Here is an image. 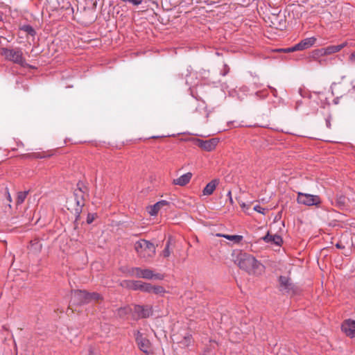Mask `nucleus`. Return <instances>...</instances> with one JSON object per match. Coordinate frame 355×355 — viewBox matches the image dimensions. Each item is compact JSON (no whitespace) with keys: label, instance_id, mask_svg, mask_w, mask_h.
<instances>
[{"label":"nucleus","instance_id":"f257e3e1","mask_svg":"<svg viewBox=\"0 0 355 355\" xmlns=\"http://www.w3.org/2000/svg\"><path fill=\"white\" fill-rule=\"evenodd\" d=\"M236 261L239 268L245 270L250 275L258 276L264 272V266L251 254L240 253Z\"/></svg>","mask_w":355,"mask_h":355},{"label":"nucleus","instance_id":"f03ea898","mask_svg":"<svg viewBox=\"0 0 355 355\" xmlns=\"http://www.w3.org/2000/svg\"><path fill=\"white\" fill-rule=\"evenodd\" d=\"M135 249L138 255L146 260L152 258L155 254V247L148 241L141 239L135 244Z\"/></svg>","mask_w":355,"mask_h":355},{"label":"nucleus","instance_id":"7ed1b4c3","mask_svg":"<svg viewBox=\"0 0 355 355\" xmlns=\"http://www.w3.org/2000/svg\"><path fill=\"white\" fill-rule=\"evenodd\" d=\"M84 205L83 191L80 189L76 190L74 196L67 201V209L78 218L82 211Z\"/></svg>","mask_w":355,"mask_h":355},{"label":"nucleus","instance_id":"20e7f679","mask_svg":"<svg viewBox=\"0 0 355 355\" xmlns=\"http://www.w3.org/2000/svg\"><path fill=\"white\" fill-rule=\"evenodd\" d=\"M0 54L8 60L19 65L24 66L26 64V60L23 56V53L19 49L1 48Z\"/></svg>","mask_w":355,"mask_h":355},{"label":"nucleus","instance_id":"39448f33","mask_svg":"<svg viewBox=\"0 0 355 355\" xmlns=\"http://www.w3.org/2000/svg\"><path fill=\"white\" fill-rule=\"evenodd\" d=\"M128 275L132 277L146 279L162 280L164 278V275L155 272L153 270L148 268L143 269L141 268H132L130 270H129Z\"/></svg>","mask_w":355,"mask_h":355},{"label":"nucleus","instance_id":"423d86ee","mask_svg":"<svg viewBox=\"0 0 355 355\" xmlns=\"http://www.w3.org/2000/svg\"><path fill=\"white\" fill-rule=\"evenodd\" d=\"M297 201L299 204L306 206H318L321 203V199L318 195L298 192Z\"/></svg>","mask_w":355,"mask_h":355},{"label":"nucleus","instance_id":"0eeeda50","mask_svg":"<svg viewBox=\"0 0 355 355\" xmlns=\"http://www.w3.org/2000/svg\"><path fill=\"white\" fill-rule=\"evenodd\" d=\"M134 336L135 338L136 343L139 349L144 354H148L151 352V343L139 330L134 331Z\"/></svg>","mask_w":355,"mask_h":355},{"label":"nucleus","instance_id":"6e6552de","mask_svg":"<svg viewBox=\"0 0 355 355\" xmlns=\"http://www.w3.org/2000/svg\"><path fill=\"white\" fill-rule=\"evenodd\" d=\"M75 296L77 297L82 303H87L91 301H97L101 296L97 293H87L85 291H78L75 292Z\"/></svg>","mask_w":355,"mask_h":355},{"label":"nucleus","instance_id":"1a4fd4ad","mask_svg":"<svg viewBox=\"0 0 355 355\" xmlns=\"http://www.w3.org/2000/svg\"><path fill=\"white\" fill-rule=\"evenodd\" d=\"M126 286L129 288L137 291H141L142 292L150 293V286L151 284L143 282L141 281H128L125 282Z\"/></svg>","mask_w":355,"mask_h":355},{"label":"nucleus","instance_id":"9d476101","mask_svg":"<svg viewBox=\"0 0 355 355\" xmlns=\"http://www.w3.org/2000/svg\"><path fill=\"white\" fill-rule=\"evenodd\" d=\"M134 314L139 318H148L153 313V308L150 305H135Z\"/></svg>","mask_w":355,"mask_h":355},{"label":"nucleus","instance_id":"9b49d317","mask_svg":"<svg viewBox=\"0 0 355 355\" xmlns=\"http://www.w3.org/2000/svg\"><path fill=\"white\" fill-rule=\"evenodd\" d=\"M280 291L289 293L293 291V284L289 277L280 276L279 278Z\"/></svg>","mask_w":355,"mask_h":355},{"label":"nucleus","instance_id":"f8f14e48","mask_svg":"<svg viewBox=\"0 0 355 355\" xmlns=\"http://www.w3.org/2000/svg\"><path fill=\"white\" fill-rule=\"evenodd\" d=\"M343 331L349 337H355V320H347L342 324Z\"/></svg>","mask_w":355,"mask_h":355},{"label":"nucleus","instance_id":"ddd939ff","mask_svg":"<svg viewBox=\"0 0 355 355\" xmlns=\"http://www.w3.org/2000/svg\"><path fill=\"white\" fill-rule=\"evenodd\" d=\"M316 42L314 37H307L293 46L294 50L302 51L311 47Z\"/></svg>","mask_w":355,"mask_h":355},{"label":"nucleus","instance_id":"4468645a","mask_svg":"<svg viewBox=\"0 0 355 355\" xmlns=\"http://www.w3.org/2000/svg\"><path fill=\"white\" fill-rule=\"evenodd\" d=\"M169 206V202L166 200H160L152 206L147 208L148 212L150 216H156L159 210L164 207Z\"/></svg>","mask_w":355,"mask_h":355},{"label":"nucleus","instance_id":"2eb2a0df","mask_svg":"<svg viewBox=\"0 0 355 355\" xmlns=\"http://www.w3.org/2000/svg\"><path fill=\"white\" fill-rule=\"evenodd\" d=\"M218 141L217 139H211L209 140H198V146L202 149L207 151L213 150L217 146Z\"/></svg>","mask_w":355,"mask_h":355},{"label":"nucleus","instance_id":"dca6fc26","mask_svg":"<svg viewBox=\"0 0 355 355\" xmlns=\"http://www.w3.org/2000/svg\"><path fill=\"white\" fill-rule=\"evenodd\" d=\"M192 178V173L189 172L182 175L180 177L173 180V184L178 185V186H185L187 185L191 180Z\"/></svg>","mask_w":355,"mask_h":355},{"label":"nucleus","instance_id":"f3484780","mask_svg":"<svg viewBox=\"0 0 355 355\" xmlns=\"http://www.w3.org/2000/svg\"><path fill=\"white\" fill-rule=\"evenodd\" d=\"M263 240L268 243L275 244L277 246L280 245L283 241L282 238L277 234H271L270 232L263 237Z\"/></svg>","mask_w":355,"mask_h":355},{"label":"nucleus","instance_id":"a211bd4d","mask_svg":"<svg viewBox=\"0 0 355 355\" xmlns=\"http://www.w3.org/2000/svg\"><path fill=\"white\" fill-rule=\"evenodd\" d=\"M219 183L218 180L214 179L209 182L202 190V194L204 196H210L215 191L216 187Z\"/></svg>","mask_w":355,"mask_h":355},{"label":"nucleus","instance_id":"6ab92c4d","mask_svg":"<svg viewBox=\"0 0 355 355\" xmlns=\"http://www.w3.org/2000/svg\"><path fill=\"white\" fill-rule=\"evenodd\" d=\"M218 237H223L230 241H233L234 243H239L243 240V236L241 235H228L218 233L216 234Z\"/></svg>","mask_w":355,"mask_h":355},{"label":"nucleus","instance_id":"aec40b11","mask_svg":"<svg viewBox=\"0 0 355 355\" xmlns=\"http://www.w3.org/2000/svg\"><path fill=\"white\" fill-rule=\"evenodd\" d=\"M132 311L130 306L121 307L117 309L116 315L119 318H124Z\"/></svg>","mask_w":355,"mask_h":355},{"label":"nucleus","instance_id":"412c9836","mask_svg":"<svg viewBox=\"0 0 355 355\" xmlns=\"http://www.w3.org/2000/svg\"><path fill=\"white\" fill-rule=\"evenodd\" d=\"M155 293L156 295H163L165 293H166V290L163 286H150V293Z\"/></svg>","mask_w":355,"mask_h":355},{"label":"nucleus","instance_id":"4be33fe9","mask_svg":"<svg viewBox=\"0 0 355 355\" xmlns=\"http://www.w3.org/2000/svg\"><path fill=\"white\" fill-rule=\"evenodd\" d=\"M338 49V48L337 47L336 45H331L324 48V50L325 51V55H331L337 52H339Z\"/></svg>","mask_w":355,"mask_h":355},{"label":"nucleus","instance_id":"5701e85b","mask_svg":"<svg viewBox=\"0 0 355 355\" xmlns=\"http://www.w3.org/2000/svg\"><path fill=\"white\" fill-rule=\"evenodd\" d=\"M313 58L314 59L319 58L322 56H325V51L324 48L318 49L313 51Z\"/></svg>","mask_w":355,"mask_h":355},{"label":"nucleus","instance_id":"b1692460","mask_svg":"<svg viewBox=\"0 0 355 355\" xmlns=\"http://www.w3.org/2000/svg\"><path fill=\"white\" fill-rule=\"evenodd\" d=\"M191 343H192L191 336L188 334L184 337L183 340L180 342V344L184 347H189L191 344Z\"/></svg>","mask_w":355,"mask_h":355},{"label":"nucleus","instance_id":"393cba45","mask_svg":"<svg viewBox=\"0 0 355 355\" xmlns=\"http://www.w3.org/2000/svg\"><path fill=\"white\" fill-rule=\"evenodd\" d=\"M170 244H171L170 240H168L166 244L164 250L162 252V255L164 257H168L171 254Z\"/></svg>","mask_w":355,"mask_h":355},{"label":"nucleus","instance_id":"a878e982","mask_svg":"<svg viewBox=\"0 0 355 355\" xmlns=\"http://www.w3.org/2000/svg\"><path fill=\"white\" fill-rule=\"evenodd\" d=\"M27 193H28L27 191L18 193V194H17V202L18 203H22L24 201L25 198H26Z\"/></svg>","mask_w":355,"mask_h":355},{"label":"nucleus","instance_id":"bb28decb","mask_svg":"<svg viewBox=\"0 0 355 355\" xmlns=\"http://www.w3.org/2000/svg\"><path fill=\"white\" fill-rule=\"evenodd\" d=\"M240 206L242 208L243 211L246 213L247 214H250L251 213L250 212V205H247L244 202H242L241 204H240Z\"/></svg>","mask_w":355,"mask_h":355},{"label":"nucleus","instance_id":"cd10ccee","mask_svg":"<svg viewBox=\"0 0 355 355\" xmlns=\"http://www.w3.org/2000/svg\"><path fill=\"white\" fill-rule=\"evenodd\" d=\"M253 210L255 211H257L260 214H265V209L260 205H255L253 208Z\"/></svg>","mask_w":355,"mask_h":355},{"label":"nucleus","instance_id":"c85d7f7f","mask_svg":"<svg viewBox=\"0 0 355 355\" xmlns=\"http://www.w3.org/2000/svg\"><path fill=\"white\" fill-rule=\"evenodd\" d=\"M123 2H130L133 5L138 6L140 5L142 2L141 0H121Z\"/></svg>","mask_w":355,"mask_h":355},{"label":"nucleus","instance_id":"c756f323","mask_svg":"<svg viewBox=\"0 0 355 355\" xmlns=\"http://www.w3.org/2000/svg\"><path fill=\"white\" fill-rule=\"evenodd\" d=\"M24 30L26 31L27 32L30 33L32 35H33V33H35L33 28L30 26H25Z\"/></svg>","mask_w":355,"mask_h":355},{"label":"nucleus","instance_id":"7c9ffc66","mask_svg":"<svg viewBox=\"0 0 355 355\" xmlns=\"http://www.w3.org/2000/svg\"><path fill=\"white\" fill-rule=\"evenodd\" d=\"M348 45V42H345L339 45H336L337 47L338 48V51H340L341 49H343V48H345V46H347Z\"/></svg>","mask_w":355,"mask_h":355},{"label":"nucleus","instance_id":"2f4dec72","mask_svg":"<svg viewBox=\"0 0 355 355\" xmlns=\"http://www.w3.org/2000/svg\"><path fill=\"white\" fill-rule=\"evenodd\" d=\"M349 60L351 62L355 63V51L349 55Z\"/></svg>","mask_w":355,"mask_h":355},{"label":"nucleus","instance_id":"473e14b6","mask_svg":"<svg viewBox=\"0 0 355 355\" xmlns=\"http://www.w3.org/2000/svg\"><path fill=\"white\" fill-rule=\"evenodd\" d=\"M283 51L286 53H290V52L296 51L297 50H294L293 46H292L290 48L285 49Z\"/></svg>","mask_w":355,"mask_h":355},{"label":"nucleus","instance_id":"72a5a7b5","mask_svg":"<svg viewBox=\"0 0 355 355\" xmlns=\"http://www.w3.org/2000/svg\"><path fill=\"white\" fill-rule=\"evenodd\" d=\"M94 219V216L88 215L87 221L88 223H91L93 222Z\"/></svg>","mask_w":355,"mask_h":355},{"label":"nucleus","instance_id":"f704fd0d","mask_svg":"<svg viewBox=\"0 0 355 355\" xmlns=\"http://www.w3.org/2000/svg\"><path fill=\"white\" fill-rule=\"evenodd\" d=\"M227 196H228V197H229V198H230V202L232 204V203H233V199H232V193H231V191H228V193H227Z\"/></svg>","mask_w":355,"mask_h":355},{"label":"nucleus","instance_id":"c9c22d12","mask_svg":"<svg viewBox=\"0 0 355 355\" xmlns=\"http://www.w3.org/2000/svg\"><path fill=\"white\" fill-rule=\"evenodd\" d=\"M89 355H95V354H94V353L92 350H90Z\"/></svg>","mask_w":355,"mask_h":355},{"label":"nucleus","instance_id":"e433bc0d","mask_svg":"<svg viewBox=\"0 0 355 355\" xmlns=\"http://www.w3.org/2000/svg\"><path fill=\"white\" fill-rule=\"evenodd\" d=\"M2 20V15L0 13V21Z\"/></svg>","mask_w":355,"mask_h":355},{"label":"nucleus","instance_id":"4c0bfd02","mask_svg":"<svg viewBox=\"0 0 355 355\" xmlns=\"http://www.w3.org/2000/svg\"><path fill=\"white\" fill-rule=\"evenodd\" d=\"M146 355H150V354H146Z\"/></svg>","mask_w":355,"mask_h":355}]
</instances>
